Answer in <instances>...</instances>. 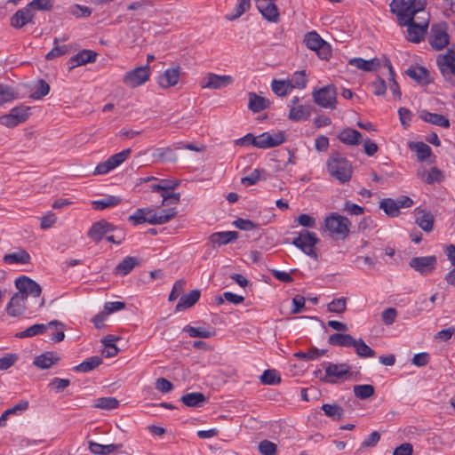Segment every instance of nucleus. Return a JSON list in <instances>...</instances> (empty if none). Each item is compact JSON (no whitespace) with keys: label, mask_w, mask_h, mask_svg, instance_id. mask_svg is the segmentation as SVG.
Listing matches in <instances>:
<instances>
[{"label":"nucleus","mask_w":455,"mask_h":455,"mask_svg":"<svg viewBox=\"0 0 455 455\" xmlns=\"http://www.w3.org/2000/svg\"><path fill=\"white\" fill-rule=\"evenodd\" d=\"M327 169L330 175L340 183H347L351 180L353 173L351 164L337 152L330 156L327 161Z\"/></svg>","instance_id":"f257e3e1"},{"label":"nucleus","mask_w":455,"mask_h":455,"mask_svg":"<svg viewBox=\"0 0 455 455\" xmlns=\"http://www.w3.org/2000/svg\"><path fill=\"white\" fill-rule=\"evenodd\" d=\"M171 219V210L156 211L153 208L137 209L132 215L129 217V220L134 225L148 222L152 225L163 224Z\"/></svg>","instance_id":"f03ea898"},{"label":"nucleus","mask_w":455,"mask_h":455,"mask_svg":"<svg viewBox=\"0 0 455 455\" xmlns=\"http://www.w3.org/2000/svg\"><path fill=\"white\" fill-rule=\"evenodd\" d=\"M349 220L336 212L331 213L324 219V227L331 236L344 240L350 233Z\"/></svg>","instance_id":"7ed1b4c3"},{"label":"nucleus","mask_w":455,"mask_h":455,"mask_svg":"<svg viewBox=\"0 0 455 455\" xmlns=\"http://www.w3.org/2000/svg\"><path fill=\"white\" fill-rule=\"evenodd\" d=\"M426 0H393L391 11L397 14L398 20H403L405 16L417 15L426 6Z\"/></svg>","instance_id":"20e7f679"},{"label":"nucleus","mask_w":455,"mask_h":455,"mask_svg":"<svg viewBox=\"0 0 455 455\" xmlns=\"http://www.w3.org/2000/svg\"><path fill=\"white\" fill-rule=\"evenodd\" d=\"M337 89L333 84H328L314 90L312 96L316 105L323 108L335 109L337 107Z\"/></svg>","instance_id":"39448f33"},{"label":"nucleus","mask_w":455,"mask_h":455,"mask_svg":"<svg viewBox=\"0 0 455 455\" xmlns=\"http://www.w3.org/2000/svg\"><path fill=\"white\" fill-rule=\"evenodd\" d=\"M320 242L316 234L308 230H302L292 241V244L299 248L305 254L316 259L315 244Z\"/></svg>","instance_id":"423d86ee"},{"label":"nucleus","mask_w":455,"mask_h":455,"mask_svg":"<svg viewBox=\"0 0 455 455\" xmlns=\"http://www.w3.org/2000/svg\"><path fill=\"white\" fill-rule=\"evenodd\" d=\"M303 42L308 49L316 52L322 60H328L331 57L330 44L315 31L307 32L304 36Z\"/></svg>","instance_id":"0eeeda50"},{"label":"nucleus","mask_w":455,"mask_h":455,"mask_svg":"<svg viewBox=\"0 0 455 455\" xmlns=\"http://www.w3.org/2000/svg\"><path fill=\"white\" fill-rule=\"evenodd\" d=\"M415 15L405 16L403 20H398L400 26H407V39L412 43H419L427 33L425 21H416Z\"/></svg>","instance_id":"6e6552de"},{"label":"nucleus","mask_w":455,"mask_h":455,"mask_svg":"<svg viewBox=\"0 0 455 455\" xmlns=\"http://www.w3.org/2000/svg\"><path fill=\"white\" fill-rule=\"evenodd\" d=\"M30 108L20 105L12 108L9 114L0 116V124L8 128H12L27 121L30 115Z\"/></svg>","instance_id":"1a4fd4ad"},{"label":"nucleus","mask_w":455,"mask_h":455,"mask_svg":"<svg viewBox=\"0 0 455 455\" xmlns=\"http://www.w3.org/2000/svg\"><path fill=\"white\" fill-rule=\"evenodd\" d=\"M150 76L148 65L138 67L125 74L123 82L131 88H135L144 84Z\"/></svg>","instance_id":"9d476101"},{"label":"nucleus","mask_w":455,"mask_h":455,"mask_svg":"<svg viewBox=\"0 0 455 455\" xmlns=\"http://www.w3.org/2000/svg\"><path fill=\"white\" fill-rule=\"evenodd\" d=\"M437 66L446 80L455 77V52L448 50L445 54H440L436 60Z\"/></svg>","instance_id":"9b49d317"},{"label":"nucleus","mask_w":455,"mask_h":455,"mask_svg":"<svg viewBox=\"0 0 455 455\" xmlns=\"http://www.w3.org/2000/svg\"><path fill=\"white\" fill-rule=\"evenodd\" d=\"M234 83V77L229 75H217L214 73H207L202 79L200 84L203 89L219 90L227 87Z\"/></svg>","instance_id":"f8f14e48"},{"label":"nucleus","mask_w":455,"mask_h":455,"mask_svg":"<svg viewBox=\"0 0 455 455\" xmlns=\"http://www.w3.org/2000/svg\"><path fill=\"white\" fill-rule=\"evenodd\" d=\"M15 287L18 290L17 292L21 293L28 299V295L33 297H39L42 292L41 286L33 279L26 275H21L15 280Z\"/></svg>","instance_id":"ddd939ff"},{"label":"nucleus","mask_w":455,"mask_h":455,"mask_svg":"<svg viewBox=\"0 0 455 455\" xmlns=\"http://www.w3.org/2000/svg\"><path fill=\"white\" fill-rule=\"evenodd\" d=\"M437 260L435 256H423L412 258L409 265L423 275L431 274L436 267Z\"/></svg>","instance_id":"4468645a"},{"label":"nucleus","mask_w":455,"mask_h":455,"mask_svg":"<svg viewBox=\"0 0 455 455\" xmlns=\"http://www.w3.org/2000/svg\"><path fill=\"white\" fill-rule=\"evenodd\" d=\"M351 367L347 363H329L325 368V376L321 380L326 383H336L331 378L342 379L350 376Z\"/></svg>","instance_id":"2eb2a0df"},{"label":"nucleus","mask_w":455,"mask_h":455,"mask_svg":"<svg viewBox=\"0 0 455 455\" xmlns=\"http://www.w3.org/2000/svg\"><path fill=\"white\" fill-rule=\"evenodd\" d=\"M257 8L265 19L276 22L279 20L277 6L271 0H256Z\"/></svg>","instance_id":"dca6fc26"},{"label":"nucleus","mask_w":455,"mask_h":455,"mask_svg":"<svg viewBox=\"0 0 455 455\" xmlns=\"http://www.w3.org/2000/svg\"><path fill=\"white\" fill-rule=\"evenodd\" d=\"M430 45L435 50H442L449 44V36L444 28L434 26L429 37Z\"/></svg>","instance_id":"f3484780"},{"label":"nucleus","mask_w":455,"mask_h":455,"mask_svg":"<svg viewBox=\"0 0 455 455\" xmlns=\"http://www.w3.org/2000/svg\"><path fill=\"white\" fill-rule=\"evenodd\" d=\"M26 297L21 293L16 292L12 295L6 306V312L10 316H20L26 309Z\"/></svg>","instance_id":"a211bd4d"},{"label":"nucleus","mask_w":455,"mask_h":455,"mask_svg":"<svg viewBox=\"0 0 455 455\" xmlns=\"http://www.w3.org/2000/svg\"><path fill=\"white\" fill-rule=\"evenodd\" d=\"M35 16L34 12L28 5L18 10L11 18V26L15 28H21L32 22Z\"/></svg>","instance_id":"6ab92c4d"},{"label":"nucleus","mask_w":455,"mask_h":455,"mask_svg":"<svg viewBox=\"0 0 455 455\" xmlns=\"http://www.w3.org/2000/svg\"><path fill=\"white\" fill-rule=\"evenodd\" d=\"M416 223L425 232H431L434 228L435 218L434 215L426 210L416 208L414 210Z\"/></svg>","instance_id":"aec40b11"},{"label":"nucleus","mask_w":455,"mask_h":455,"mask_svg":"<svg viewBox=\"0 0 455 455\" xmlns=\"http://www.w3.org/2000/svg\"><path fill=\"white\" fill-rule=\"evenodd\" d=\"M97 53L91 50H83L71 57L68 60L69 69L76 67L92 63L96 60Z\"/></svg>","instance_id":"412c9836"},{"label":"nucleus","mask_w":455,"mask_h":455,"mask_svg":"<svg viewBox=\"0 0 455 455\" xmlns=\"http://www.w3.org/2000/svg\"><path fill=\"white\" fill-rule=\"evenodd\" d=\"M113 229V226L110 223L101 220L92 226L87 235L93 241L100 242L105 235Z\"/></svg>","instance_id":"4be33fe9"},{"label":"nucleus","mask_w":455,"mask_h":455,"mask_svg":"<svg viewBox=\"0 0 455 455\" xmlns=\"http://www.w3.org/2000/svg\"><path fill=\"white\" fill-rule=\"evenodd\" d=\"M338 139L346 145L357 146L362 143L363 135L357 130L345 128L339 133Z\"/></svg>","instance_id":"5701e85b"},{"label":"nucleus","mask_w":455,"mask_h":455,"mask_svg":"<svg viewBox=\"0 0 455 455\" xmlns=\"http://www.w3.org/2000/svg\"><path fill=\"white\" fill-rule=\"evenodd\" d=\"M52 325H61V323H60L56 320H53V321H51L48 324L36 323V324L27 328L25 331L17 333L16 337L20 338V339H23V338H30V337H34V336H36L39 334H43Z\"/></svg>","instance_id":"b1692460"},{"label":"nucleus","mask_w":455,"mask_h":455,"mask_svg":"<svg viewBox=\"0 0 455 455\" xmlns=\"http://www.w3.org/2000/svg\"><path fill=\"white\" fill-rule=\"evenodd\" d=\"M3 260L6 264H29L31 261V257L29 253L21 248H19L17 251L7 253L3 257Z\"/></svg>","instance_id":"393cba45"},{"label":"nucleus","mask_w":455,"mask_h":455,"mask_svg":"<svg viewBox=\"0 0 455 455\" xmlns=\"http://www.w3.org/2000/svg\"><path fill=\"white\" fill-rule=\"evenodd\" d=\"M201 292L199 290H192L188 294H184L180 298L175 307L176 311H183L193 307L200 299Z\"/></svg>","instance_id":"a878e982"},{"label":"nucleus","mask_w":455,"mask_h":455,"mask_svg":"<svg viewBox=\"0 0 455 455\" xmlns=\"http://www.w3.org/2000/svg\"><path fill=\"white\" fill-rule=\"evenodd\" d=\"M148 188L152 192H156L161 195L163 198L162 204L171 199V180L157 179V181H152L148 185Z\"/></svg>","instance_id":"bb28decb"},{"label":"nucleus","mask_w":455,"mask_h":455,"mask_svg":"<svg viewBox=\"0 0 455 455\" xmlns=\"http://www.w3.org/2000/svg\"><path fill=\"white\" fill-rule=\"evenodd\" d=\"M238 238L236 231L216 232L211 235L210 242L213 245L221 246L235 241Z\"/></svg>","instance_id":"cd10ccee"},{"label":"nucleus","mask_w":455,"mask_h":455,"mask_svg":"<svg viewBox=\"0 0 455 455\" xmlns=\"http://www.w3.org/2000/svg\"><path fill=\"white\" fill-rule=\"evenodd\" d=\"M348 64L366 72L375 71L380 67V61L377 58L369 60L362 58H354L348 61Z\"/></svg>","instance_id":"c85d7f7f"},{"label":"nucleus","mask_w":455,"mask_h":455,"mask_svg":"<svg viewBox=\"0 0 455 455\" xmlns=\"http://www.w3.org/2000/svg\"><path fill=\"white\" fill-rule=\"evenodd\" d=\"M123 447L121 443H111L103 445L94 441L88 442V448L92 454L95 455H108L111 452L117 451Z\"/></svg>","instance_id":"c756f323"},{"label":"nucleus","mask_w":455,"mask_h":455,"mask_svg":"<svg viewBox=\"0 0 455 455\" xmlns=\"http://www.w3.org/2000/svg\"><path fill=\"white\" fill-rule=\"evenodd\" d=\"M140 264V260L138 258L127 256L116 267L114 274L126 275Z\"/></svg>","instance_id":"7c9ffc66"},{"label":"nucleus","mask_w":455,"mask_h":455,"mask_svg":"<svg viewBox=\"0 0 455 455\" xmlns=\"http://www.w3.org/2000/svg\"><path fill=\"white\" fill-rule=\"evenodd\" d=\"M405 74L420 84H427L430 83L428 71L423 67H410L405 71Z\"/></svg>","instance_id":"2f4dec72"},{"label":"nucleus","mask_w":455,"mask_h":455,"mask_svg":"<svg viewBox=\"0 0 455 455\" xmlns=\"http://www.w3.org/2000/svg\"><path fill=\"white\" fill-rule=\"evenodd\" d=\"M270 105V101L261 96H259L255 92L249 93V104L248 108L254 113H259L264 109H267Z\"/></svg>","instance_id":"473e14b6"},{"label":"nucleus","mask_w":455,"mask_h":455,"mask_svg":"<svg viewBox=\"0 0 455 455\" xmlns=\"http://www.w3.org/2000/svg\"><path fill=\"white\" fill-rule=\"evenodd\" d=\"M352 335L347 333H334L329 336L328 343L331 346L352 347L355 342Z\"/></svg>","instance_id":"72a5a7b5"},{"label":"nucleus","mask_w":455,"mask_h":455,"mask_svg":"<svg viewBox=\"0 0 455 455\" xmlns=\"http://www.w3.org/2000/svg\"><path fill=\"white\" fill-rule=\"evenodd\" d=\"M420 117L429 124L438 125L443 128L450 127V121L444 116L435 113H430L428 111H422L420 113Z\"/></svg>","instance_id":"f704fd0d"},{"label":"nucleus","mask_w":455,"mask_h":455,"mask_svg":"<svg viewBox=\"0 0 455 455\" xmlns=\"http://www.w3.org/2000/svg\"><path fill=\"white\" fill-rule=\"evenodd\" d=\"M28 408V402L27 400H21L17 404L5 410L0 416V427H4L9 416L18 414L27 411Z\"/></svg>","instance_id":"c9c22d12"},{"label":"nucleus","mask_w":455,"mask_h":455,"mask_svg":"<svg viewBox=\"0 0 455 455\" xmlns=\"http://www.w3.org/2000/svg\"><path fill=\"white\" fill-rule=\"evenodd\" d=\"M102 363V358L100 356H92L74 367V371L79 372H89L99 367Z\"/></svg>","instance_id":"e433bc0d"},{"label":"nucleus","mask_w":455,"mask_h":455,"mask_svg":"<svg viewBox=\"0 0 455 455\" xmlns=\"http://www.w3.org/2000/svg\"><path fill=\"white\" fill-rule=\"evenodd\" d=\"M205 400L204 395L197 392L187 394L180 398V401L188 407H200Z\"/></svg>","instance_id":"4c0bfd02"},{"label":"nucleus","mask_w":455,"mask_h":455,"mask_svg":"<svg viewBox=\"0 0 455 455\" xmlns=\"http://www.w3.org/2000/svg\"><path fill=\"white\" fill-rule=\"evenodd\" d=\"M356 355L362 358L374 357L376 353L362 339H355L353 347Z\"/></svg>","instance_id":"58836bf2"},{"label":"nucleus","mask_w":455,"mask_h":455,"mask_svg":"<svg viewBox=\"0 0 455 455\" xmlns=\"http://www.w3.org/2000/svg\"><path fill=\"white\" fill-rule=\"evenodd\" d=\"M324 414L333 420H339L344 416V410L338 404L325 403L322 406Z\"/></svg>","instance_id":"ea45409f"},{"label":"nucleus","mask_w":455,"mask_h":455,"mask_svg":"<svg viewBox=\"0 0 455 455\" xmlns=\"http://www.w3.org/2000/svg\"><path fill=\"white\" fill-rule=\"evenodd\" d=\"M379 208L389 217H397L400 214V211L397 208V204L395 199L385 198L379 203Z\"/></svg>","instance_id":"a19ab883"},{"label":"nucleus","mask_w":455,"mask_h":455,"mask_svg":"<svg viewBox=\"0 0 455 455\" xmlns=\"http://www.w3.org/2000/svg\"><path fill=\"white\" fill-rule=\"evenodd\" d=\"M410 148L417 153L418 159L421 162L426 161L432 154L430 147L424 142H416L410 145Z\"/></svg>","instance_id":"79ce46f5"},{"label":"nucleus","mask_w":455,"mask_h":455,"mask_svg":"<svg viewBox=\"0 0 455 455\" xmlns=\"http://www.w3.org/2000/svg\"><path fill=\"white\" fill-rule=\"evenodd\" d=\"M17 99V92L12 86L0 84V106Z\"/></svg>","instance_id":"37998d69"},{"label":"nucleus","mask_w":455,"mask_h":455,"mask_svg":"<svg viewBox=\"0 0 455 455\" xmlns=\"http://www.w3.org/2000/svg\"><path fill=\"white\" fill-rule=\"evenodd\" d=\"M121 202L120 198L115 196H108L100 200L92 202L95 210H104L117 205Z\"/></svg>","instance_id":"c03bdc74"},{"label":"nucleus","mask_w":455,"mask_h":455,"mask_svg":"<svg viewBox=\"0 0 455 455\" xmlns=\"http://www.w3.org/2000/svg\"><path fill=\"white\" fill-rule=\"evenodd\" d=\"M119 401L115 397H100L94 401V407L101 410L110 411L117 408Z\"/></svg>","instance_id":"a18cd8bd"},{"label":"nucleus","mask_w":455,"mask_h":455,"mask_svg":"<svg viewBox=\"0 0 455 455\" xmlns=\"http://www.w3.org/2000/svg\"><path fill=\"white\" fill-rule=\"evenodd\" d=\"M185 331H187L190 337L192 338H204L208 339L212 338L215 335V331L213 330H207L203 327H192V326H187L184 329Z\"/></svg>","instance_id":"49530a36"},{"label":"nucleus","mask_w":455,"mask_h":455,"mask_svg":"<svg viewBox=\"0 0 455 455\" xmlns=\"http://www.w3.org/2000/svg\"><path fill=\"white\" fill-rule=\"evenodd\" d=\"M271 88L277 96H285L292 90L288 80L275 79L271 83Z\"/></svg>","instance_id":"de8ad7c7"},{"label":"nucleus","mask_w":455,"mask_h":455,"mask_svg":"<svg viewBox=\"0 0 455 455\" xmlns=\"http://www.w3.org/2000/svg\"><path fill=\"white\" fill-rule=\"evenodd\" d=\"M385 66L387 68V70L389 73L388 80L390 82V84H389L390 91L392 92V93L394 94L395 97H396L397 99H400L402 94H401V91H400L398 83L395 81V73L393 69L391 62L388 60H387Z\"/></svg>","instance_id":"09e8293b"},{"label":"nucleus","mask_w":455,"mask_h":455,"mask_svg":"<svg viewBox=\"0 0 455 455\" xmlns=\"http://www.w3.org/2000/svg\"><path fill=\"white\" fill-rule=\"evenodd\" d=\"M354 394L359 399H367L374 395V387L370 384L354 386Z\"/></svg>","instance_id":"8fccbe9b"},{"label":"nucleus","mask_w":455,"mask_h":455,"mask_svg":"<svg viewBox=\"0 0 455 455\" xmlns=\"http://www.w3.org/2000/svg\"><path fill=\"white\" fill-rule=\"evenodd\" d=\"M309 116V110L303 106L292 107L289 112V118L292 121L307 120Z\"/></svg>","instance_id":"3c124183"},{"label":"nucleus","mask_w":455,"mask_h":455,"mask_svg":"<svg viewBox=\"0 0 455 455\" xmlns=\"http://www.w3.org/2000/svg\"><path fill=\"white\" fill-rule=\"evenodd\" d=\"M116 338L112 335H108L102 339V343L105 346L103 354L106 357H113L117 355L118 348L115 345Z\"/></svg>","instance_id":"603ef678"},{"label":"nucleus","mask_w":455,"mask_h":455,"mask_svg":"<svg viewBox=\"0 0 455 455\" xmlns=\"http://www.w3.org/2000/svg\"><path fill=\"white\" fill-rule=\"evenodd\" d=\"M58 358H53L51 353L43 354L38 355L34 360V364L40 369H48L50 368Z\"/></svg>","instance_id":"864d4df0"},{"label":"nucleus","mask_w":455,"mask_h":455,"mask_svg":"<svg viewBox=\"0 0 455 455\" xmlns=\"http://www.w3.org/2000/svg\"><path fill=\"white\" fill-rule=\"evenodd\" d=\"M291 89H303L307 86V79L304 70L295 72L291 80H288Z\"/></svg>","instance_id":"5fc2aeb1"},{"label":"nucleus","mask_w":455,"mask_h":455,"mask_svg":"<svg viewBox=\"0 0 455 455\" xmlns=\"http://www.w3.org/2000/svg\"><path fill=\"white\" fill-rule=\"evenodd\" d=\"M260 381L264 385H276L281 382V377L275 370H266L260 376Z\"/></svg>","instance_id":"6e6d98bb"},{"label":"nucleus","mask_w":455,"mask_h":455,"mask_svg":"<svg viewBox=\"0 0 455 455\" xmlns=\"http://www.w3.org/2000/svg\"><path fill=\"white\" fill-rule=\"evenodd\" d=\"M251 7V0H237V4L234 9L235 13L227 18L230 20L238 19Z\"/></svg>","instance_id":"4d7b16f0"},{"label":"nucleus","mask_w":455,"mask_h":455,"mask_svg":"<svg viewBox=\"0 0 455 455\" xmlns=\"http://www.w3.org/2000/svg\"><path fill=\"white\" fill-rule=\"evenodd\" d=\"M262 174L266 175L265 170L255 169L250 175L242 178L241 183L245 186H252L261 179Z\"/></svg>","instance_id":"13d9d810"},{"label":"nucleus","mask_w":455,"mask_h":455,"mask_svg":"<svg viewBox=\"0 0 455 455\" xmlns=\"http://www.w3.org/2000/svg\"><path fill=\"white\" fill-rule=\"evenodd\" d=\"M50 92V85L43 79L39 80L36 89L32 92L30 97L34 100H41Z\"/></svg>","instance_id":"bf43d9fd"},{"label":"nucleus","mask_w":455,"mask_h":455,"mask_svg":"<svg viewBox=\"0 0 455 455\" xmlns=\"http://www.w3.org/2000/svg\"><path fill=\"white\" fill-rule=\"evenodd\" d=\"M347 307V299L346 298H339L333 299L331 303L328 304V310L330 312L342 314L346 311Z\"/></svg>","instance_id":"052dcab7"},{"label":"nucleus","mask_w":455,"mask_h":455,"mask_svg":"<svg viewBox=\"0 0 455 455\" xmlns=\"http://www.w3.org/2000/svg\"><path fill=\"white\" fill-rule=\"evenodd\" d=\"M443 178V172L436 167H432L430 171L423 176V180L427 184L440 182Z\"/></svg>","instance_id":"680f3d73"},{"label":"nucleus","mask_w":455,"mask_h":455,"mask_svg":"<svg viewBox=\"0 0 455 455\" xmlns=\"http://www.w3.org/2000/svg\"><path fill=\"white\" fill-rule=\"evenodd\" d=\"M132 153L131 148H126L119 153H116L109 157L114 166L116 168L125 162Z\"/></svg>","instance_id":"e2e57ef3"},{"label":"nucleus","mask_w":455,"mask_h":455,"mask_svg":"<svg viewBox=\"0 0 455 455\" xmlns=\"http://www.w3.org/2000/svg\"><path fill=\"white\" fill-rule=\"evenodd\" d=\"M259 451L262 455H275L277 447L274 443L263 440L259 444Z\"/></svg>","instance_id":"0e129e2a"},{"label":"nucleus","mask_w":455,"mask_h":455,"mask_svg":"<svg viewBox=\"0 0 455 455\" xmlns=\"http://www.w3.org/2000/svg\"><path fill=\"white\" fill-rule=\"evenodd\" d=\"M116 167L114 166V164H112L111 160L109 159V157L102 162V163H100L94 172H93V174L94 175H104V174H107L109 172H111L112 170H114Z\"/></svg>","instance_id":"69168bd1"},{"label":"nucleus","mask_w":455,"mask_h":455,"mask_svg":"<svg viewBox=\"0 0 455 455\" xmlns=\"http://www.w3.org/2000/svg\"><path fill=\"white\" fill-rule=\"evenodd\" d=\"M265 138L267 140L269 148L279 146L285 140V136L283 132H276L273 134L267 132Z\"/></svg>","instance_id":"338daca9"},{"label":"nucleus","mask_w":455,"mask_h":455,"mask_svg":"<svg viewBox=\"0 0 455 455\" xmlns=\"http://www.w3.org/2000/svg\"><path fill=\"white\" fill-rule=\"evenodd\" d=\"M28 6L30 7L32 11L36 9L41 11H48L52 9V3L51 0H33L28 4Z\"/></svg>","instance_id":"774afa93"}]
</instances>
